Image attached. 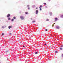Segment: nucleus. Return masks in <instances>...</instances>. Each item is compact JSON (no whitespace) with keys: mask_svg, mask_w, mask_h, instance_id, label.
Listing matches in <instances>:
<instances>
[{"mask_svg":"<svg viewBox=\"0 0 63 63\" xmlns=\"http://www.w3.org/2000/svg\"><path fill=\"white\" fill-rule=\"evenodd\" d=\"M45 8H47V6H45Z\"/></svg>","mask_w":63,"mask_h":63,"instance_id":"obj_24","label":"nucleus"},{"mask_svg":"<svg viewBox=\"0 0 63 63\" xmlns=\"http://www.w3.org/2000/svg\"><path fill=\"white\" fill-rule=\"evenodd\" d=\"M47 45V44H45L44 45Z\"/></svg>","mask_w":63,"mask_h":63,"instance_id":"obj_33","label":"nucleus"},{"mask_svg":"<svg viewBox=\"0 0 63 63\" xmlns=\"http://www.w3.org/2000/svg\"><path fill=\"white\" fill-rule=\"evenodd\" d=\"M31 20H32V18H31Z\"/></svg>","mask_w":63,"mask_h":63,"instance_id":"obj_36","label":"nucleus"},{"mask_svg":"<svg viewBox=\"0 0 63 63\" xmlns=\"http://www.w3.org/2000/svg\"><path fill=\"white\" fill-rule=\"evenodd\" d=\"M39 8H40V9H39L40 11H41L42 10V8H40V7H39Z\"/></svg>","mask_w":63,"mask_h":63,"instance_id":"obj_14","label":"nucleus"},{"mask_svg":"<svg viewBox=\"0 0 63 63\" xmlns=\"http://www.w3.org/2000/svg\"><path fill=\"white\" fill-rule=\"evenodd\" d=\"M62 18H63V15H62L61 16H60Z\"/></svg>","mask_w":63,"mask_h":63,"instance_id":"obj_10","label":"nucleus"},{"mask_svg":"<svg viewBox=\"0 0 63 63\" xmlns=\"http://www.w3.org/2000/svg\"><path fill=\"white\" fill-rule=\"evenodd\" d=\"M54 24H55V23H54Z\"/></svg>","mask_w":63,"mask_h":63,"instance_id":"obj_38","label":"nucleus"},{"mask_svg":"<svg viewBox=\"0 0 63 63\" xmlns=\"http://www.w3.org/2000/svg\"><path fill=\"white\" fill-rule=\"evenodd\" d=\"M35 54H38V52H35Z\"/></svg>","mask_w":63,"mask_h":63,"instance_id":"obj_18","label":"nucleus"},{"mask_svg":"<svg viewBox=\"0 0 63 63\" xmlns=\"http://www.w3.org/2000/svg\"><path fill=\"white\" fill-rule=\"evenodd\" d=\"M8 20H11V18H10L9 17L8 18Z\"/></svg>","mask_w":63,"mask_h":63,"instance_id":"obj_12","label":"nucleus"},{"mask_svg":"<svg viewBox=\"0 0 63 63\" xmlns=\"http://www.w3.org/2000/svg\"><path fill=\"white\" fill-rule=\"evenodd\" d=\"M13 18L14 19H16V17L15 16Z\"/></svg>","mask_w":63,"mask_h":63,"instance_id":"obj_15","label":"nucleus"},{"mask_svg":"<svg viewBox=\"0 0 63 63\" xmlns=\"http://www.w3.org/2000/svg\"><path fill=\"white\" fill-rule=\"evenodd\" d=\"M57 20H58V18L57 17L55 18V22L57 21Z\"/></svg>","mask_w":63,"mask_h":63,"instance_id":"obj_2","label":"nucleus"},{"mask_svg":"<svg viewBox=\"0 0 63 63\" xmlns=\"http://www.w3.org/2000/svg\"><path fill=\"white\" fill-rule=\"evenodd\" d=\"M0 21H1V20H0Z\"/></svg>","mask_w":63,"mask_h":63,"instance_id":"obj_39","label":"nucleus"},{"mask_svg":"<svg viewBox=\"0 0 63 63\" xmlns=\"http://www.w3.org/2000/svg\"><path fill=\"white\" fill-rule=\"evenodd\" d=\"M35 7V5H32V7L34 8Z\"/></svg>","mask_w":63,"mask_h":63,"instance_id":"obj_13","label":"nucleus"},{"mask_svg":"<svg viewBox=\"0 0 63 63\" xmlns=\"http://www.w3.org/2000/svg\"><path fill=\"white\" fill-rule=\"evenodd\" d=\"M49 14H50V16H51L52 15V12H50L49 13Z\"/></svg>","mask_w":63,"mask_h":63,"instance_id":"obj_6","label":"nucleus"},{"mask_svg":"<svg viewBox=\"0 0 63 63\" xmlns=\"http://www.w3.org/2000/svg\"><path fill=\"white\" fill-rule=\"evenodd\" d=\"M38 13H39V11H38V10H36V11L35 12V14H38Z\"/></svg>","mask_w":63,"mask_h":63,"instance_id":"obj_4","label":"nucleus"},{"mask_svg":"<svg viewBox=\"0 0 63 63\" xmlns=\"http://www.w3.org/2000/svg\"><path fill=\"white\" fill-rule=\"evenodd\" d=\"M46 21H49V19H47L46 20Z\"/></svg>","mask_w":63,"mask_h":63,"instance_id":"obj_22","label":"nucleus"},{"mask_svg":"<svg viewBox=\"0 0 63 63\" xmlns=\"http://www.w3.org/2000/svg\"><path fill=\"white\" fill-rule=\"evenodd\" d=\"M4 34H5L4 33H3L2 34V36H4Z\"/></svg>","mask_w":63,"mask_h":63,"instance_id":"obj_16","label":"nucleus"},{"mask_svg":"<svg viewBox=\"0 0 63 63\" xmlns=\"http://www.w3.org/2000/svg\"><path fill=\"white\" fill-rule=\"evenodd\" d=\"M45 31H47V29H46L45 30Z\"/></svg>","mask_w":63,"mask_h":63,"instance_id":"obj_28","label":"nucleus"},{"mask_svg":"<svg viewBox=\"0 0 63 63\" xmlns=\"http://www.w3.org/2000/svg\"><path fill=\"white\" fill-rule=\"evenodd\" d=\"M11 16V15L10 14H8L7 16V17H9Z\"/></svg>","mask_w":63,"mask_h":63,"instance_id":"obj_3","label":"nucleus"},{"mask_svg":"<svg viewBox=\"0 0 63 63\" xmlns=\"http://www.w3.org/2000/svg\"><path fill=\"white\" fill-rule=\"evenodd\" d=\"M25 14L26 15H27V14H28V13L27 12H25Z\"/></svg>","mask_w":63,"mask_h":63,"instance_id":"obj_8","label":"nucleus"},{"mask_svg":"<svg viewBox=\"0 0 63 63\" xmlns=\"http://www.w3.org/2000/svg\"><path fill=\"white\" fill-rule=\"evenodd\" d=\"M55 53H57V51H55Z\"/></svg>","mask_w":63,"mask_h":63,"instance_id":"obj_19","label":"nucleus"},{"mask_svg":"<svg viewBox=\"0 0 63 63\" xmlns=\"http://www.w3.org/2000/svg\"><path fill=\"white\" fill-rule=\"evenodd\" d=\"M56 28L57 29H59V27L58 26H57L56 27Z\"/></svg>","mask_w":63,"mask_h":63,"instance_id":"obj_5","label":"nucleus"},{"mask_svg":"<svg viewBox=\"0 0 63 63\" xmlns=\"http://www.w3.org/2000/svg\"><path fill=\"white\" fill-rule=\"evenodd\" d=\"M60 48L61 50H62V48Z\"/></svg>","mask_w":63,"mask_h":63,"instance_id":"obj_25","label":"nucleus"},{"mask_svg":"<svg viewBox=\"0 0 63 63\" xmlns=\"http://www.w3.org/2000/svg\"><path fill=\"white\" fill-rule=\"evenodd\" d=\"M20 18L22 20H23V19H24V16H20Z\"/></svg>","mask_w":63,"mask_h":63,"instance_id":"obj_1","label":"nucleus"},{"mask_svg":"<svg viewBox=\"0 0 63 63\" xmlns=\"http://www.w3.org/2000/svg\"><path fill=\"white\" fill-rule=\"evenodd\" d=\"M36 9H38V8H36Z\"/></svg>","mask_w":63,"mask_h":63,"instance_id":"obj_35","label":"nucleus"},{"mask_svg":"<svg viewBox=\"0 0 63 63\" xmlns=\"http://www.w3.org/2000/svg\"><path fill=\"white\" fill-rule=\"evenodd\" d=\"M9 34H10V35H12V33H9Z\"/></svg>","mask_w":63,"mask_h":63,"instance_id":"obj_29","label":"nucleus"},{"mask_svg":"<svg viewBox=\"0 0 63 63\" xmlns=\"http://www.w3.org/2000/svg\"><path fill=\"white\" fill-rule=\"evenodd\" d=\"M4 28V26H2V28Z\"/></svg>","mask_w":63,"mask_h":63,"instance_id":"obj_26","label":"nucleus"},{"mask_svg":"<svg viewBox=\"0 0 63 63\" xmlns=\"http://www.w3.org/2000/svg\"><path fill=\"white\" fill-rule=\"evenodd\" d=\"M44 5H47V4H46V3H44Z\"/></svg>","mask_w":63,"mask_h":63,"instance_id":"obj_20","label":"nucleus"},{"mask_svg":"<svg viewBox=\"0 0 63 63\" xmlns=\"http://www.w3.org/2000/svg\"><path fill=\"white\" fill-rule=\"evenodd\" d=\"M43 7V5H40V7H39V8H42Z\"/></svg>","mask_w":63,"mask_h":63,"instance_id":"obj_7","label":"nucleus"},{"mask_svg":"<svg viewBox=\"0 0 63 63\" xmlns=\"http://www.w3.org/2000/svg\"><path fill=\"white\" fill-rule=\"evenodd\" d=\"M62 56H63V54H62Z\"/></svg>","mask_w":63,"mask_h":63,"instance_id":"obj_31","label":"nucleus"},{"mask_svg":"<svg viewBox=\"0 0 63 63\" xmlns=\"http://www.w3.org/2000/svg\"><path fill=\"white\" fill-rule=\"evenodd\" d=\"M23 47H25V46H23Z\"/></svg>","mask_w":63,"mask_h":63,"instance_id":"obj_30","label":"nucleus"},{"mask_svg":"<svg viewBox=\"0 0 63 63\" xmlns=\"http://www.w3.org/2000/svg\"><path fill=\"white\" fill-rule=\"evenodd\" d=\"M14 19H12L11 20V21H14Z\"/></svg>","mask_w":63,"mask_h":63,"instance_id":"obj_17","label":"nucleus"},{"mask_svg":"<svg viewBox=\"0 0 63 63\" xmlns=\"http://www.w3.org/2000/svg\"><path fill=\"white\" fill-rule=\"evenodd\" d=\"M8 59H9V58H7V60H8Z\"/></svg>","mask_w":63,"mask_h":63,"instance_id":"obj_37","label":"nucleus"},{"mask_svg":"<svg viewBox=\"0 0 63 63\" xmlns=\"http://www.w3.org/2000/svg\"><path fill=\"white\" fill-rule=\"evenodd\" d=\"M36 22V21H35V20H33L32 21V23H34V22Z\"/></svg>","mask_w":63,"mask_h":63,"instance_id":"obj_11","label":"nucleus"},{"mask_svg":"<svg viewBox=\"0 0 63 63\" xmlns=\"http://www.w3.org/2000/svg\"><path fill=\"white\" fill-rule=\"evenodd\" d=\"M12 26H9V29H10L11 28H12Z\"/></svg>","mask_w":63,"mask_h":63,"instance_id":"obj_9","label":"nucleus"},{"mask_svg":"<svg viewBox=\"0 0 63 63\" xmlns=\"http://www.w3.org/2000/svg\"><path fill=\"white\" fill-rule=\"evenodd\" d=\"M29 6H30L29 5H28L27 6V7H29Z\"/></svg>","mask_w":63,"mask_h":63,"instance_id":"obj_27","label":"nucleus"},{"mask_svg":"<svg viewBox=\"0 0 63 63\" xmlns=\"http://www.w3.org/2000/svg\"><path fill=\"white\" fill-rule=\"evenodd\" d=\"M51 0H48V1H50Z\"/></svg>","mask_w":63,"mask_h":63,"instance_id":"obj_34","label":"nucleus"},{"mask_svg":"<svg viewBox=\"0 0 63 63\" xmlns=\"http://www.w3.org/2000/svg\"><path fill=\"white\" fill-rule=\"evenodd\" d=\"M63 45H62V46H61V47H63Z\"/></svg>","mask_w":63,"mask_h":63,"instance_id":"obj_32","label":"nucleus"},{"mask_svg":"<svg viewBox=\"0 0 63 63\" xmlns=\"http://www.w3.org/2000/svg\"><path fill=\"white\" fill-rule=\"evenodd\" d=\"M54 24H52V27H53V26H54Z\"/></svg>","mask_w":63,"mask_h":63,"instance_id":"obj_23","label":"nucleus"},{"mask_svg":"<svg viewBox=\"0 0 63 63\" xmlns=\"http://www.w3.org/2000/svg\"><path fill=\"white\" fill-rule=\"evenodd\" d=\"M30 7H28V10H30Z\"/></svg>","mask_w":63,"mask_h":63,"instance_id":"obj_21","label":"nucleus"}]
</instances>
